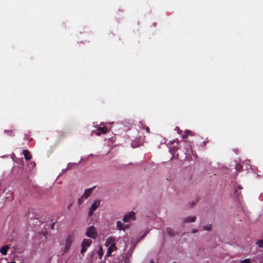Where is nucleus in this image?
<instances>
[{
	"mask_svg": "<svg viewBox=\"0 0 263 263\" xmlns=\"http://www.w3.org/2000/svg\"><path fill=\"white\" fill-rule=\"evenodd\" d=\"M241 263H252L250 259L247 258L244 260H242L240 261Z\"/></svg>",
	"mask_w": 263,
	"mask_h": 263,
	"instance_id": "a211bd4d",
	"label": "nucleus"
},
{
	"mask_svg": "<svg viewBox=\"0 0 263 263\" xmlns=\"http://www.w3.org/2000/svg\"><path fill=\"white\" fill-rule=\"evenodd\" d=\"M185 133L186 134L185 135L183 136V138H186L187 135H189L191 133V132L190 131H189V130H185Z\"/></svg>",
	"mask_w": 263,
	"mask_h": 263,
	"instance_id": "aec40b11",
	"label": "nucleus"
},
{
	"mask_svg": "<svg viewBox=\"0 0 263 263\" xmlns=\"http://www.w3.org/2000/svg\"><path fill=\"white\" fill-rule=\"evenodd\" d=\"M92 192L91 189H87L85 190L84 193L82 195L83 197L85 198L86 199L90 195Z\"/></svg>",
	"mask_w": 263,
	"mask_h": 263,
	"instance_id": "f8f14e48",
	"label": "nucleus"
},
{
	"mask_svg": "<svg viewBox=\"0 0 263 263\" xmlns=\"http://www.w3.org/2000/svg\"><path fill=\"white\" fill-rule=\"evenodd\" d=\"M136 219V213L133 211L126 213L123 217V222L124 223L135 221Z\"/></svg>",
	"mask_w": 263,
	"mask_h": 263,
	"instance_id": "7ed1b4c3",
	"label": "nucleus"
},
{
	"mask_svg": "<svg viewBox=\"0 0 263 263\" xmlns=\"http://www.w3.org/2000/svg\"><path fill=\"white\" fill-rule=\"evenodd\" d=\"M115 245V238L113 237H109L106 239L105 246H109Z\"/></svg>",
	"mask_w": 263,
	"mask_h": 263,
	"instance_id": "0eeeda50",
	"label": "nucleus"
},
{
	"mask_svg": "<svg viewBox=\"0 0 263 263\" xmlns=\"http://www.w3.org/2000/svg\"><path fill=\"white\" fill-rule=\"evenodd\" d=\"M166 232L171 236H174L175 234L174 230L171 228H166Z\"/></svg>",
	"mask_w": 263,
	"mask_h": 263,
	"instance_id": "4468645a",
	"label": "nucleus"
},
{
	"mask_svg": "<svg viewBox=\"0 0 263 263\" xmlns=\"http://www.w3.org/2000/svg\"><path fill=\"white\" fill-rule=\"evenodd\" d=\"M175 130H177V131H179V128H178V127H176V128H175Z\"/></svg>",
	"mask_w": 263,
	"mask_h": 263,
	"instance_id": "4be33fe9",
	"label": "nucleus"
},
{
	"mask_svg": "<svg viewBox=\"0 0 263 263\" xmlns=\"http://www.w3.org/2000/svg\"><path fill=\"white\" fill-rule=\"evenodd\" d=\"M86 198L83 197V196L82 195L80 198L78 199V202L79 204H81L82 203L84 200H85Z\"/></svg>",
	"mask_w": 263,
	"mask_h": 263,
	"instance_id": "2eb2a0df",
	"label": "nucleus"
},
{
	"mask_svg": "<svg viewBox=\"0 0 263 263\" xmlns=\"http://www.w3.org/2000/svg\"><path fill=\"white\" fill-rule=\"evenodd\" d=\"M196 217L194 216H190L183 218V222L184 223L194 222L195 221Z\"/></svg>",
	"mask_w": 263,
	"mask_h": 263,
	"instance_id": "1a4fd4ad",
	"label": "nucleus"
},
{
	"mask_svg": "<svg viewBox=\"0 0 263 263\" xmlns=\"http://www.w3.org/2000/svg\"><path fill=\"white\" fill-rule=\"evenodd\" d=\"M128 228L129 226L128 224H125L120 220L116 222V228L118 230L125 231Z\"/></svg>",
	"mask_w": 263,
	"mask_h": 263,
	"instance_id": "423d86ee",
	"label": "nucleus"
},
{
	"mask_svg": "<svg viewBox=\"0 0 263 263\" xmlns=\"http://www.w3.org/2000/svg\"><path fill=\"white\" fill-rule=\"evenodd\" d=\"M98 254L100 257L103 255V249L101 247H100L99 250L98 251Z\"/></svg>",
	"mask_w": 263,
	"mask_h": 263,
	"instance_id": "6ab92c4d",
	"label": "nucleus"
},
{
	"mask_svg": "<svg viewBox=\"0 0 263 263\" xmlns=\"http://www.w3.org/2000/svg\"><path fill=\"white\" fill-rule=\"evenodd\" d=\"M108 247V250H107V252L106 254V256L109 257L111 255V254L112 252H114L115 251H116L117 250V247H116L115 245H112V246H109Z\"/></svg>",
	"mask_w": 263,
	"mask_h": 263,
	"instance_id": "6e6552de",
	"label": "nucleus"
},
{
	"mask_svg": "<svg viewBox=\"0 0 263 263\" xmlns=\"http://www.w3.org/2000/svg\"><path fill=\"white\" fill-rule=\"evenodd\" d=\"M9 249V247L8 245L4 246L1 248L0 249V253L3 255H6L7 254V252L8 249Z\"/></svg>",
	"mask_w": 263,
	"mask_h": 263,
	"instance_id": "9b49d317",
	"label": "nucleus"
},
{
	"mask_svg": "<svg viewBox=\"0 0 263 263\" xmlns=\"http://www.w3.org/2000/svg\"><path fill=\"white\" fill-rule=\"evenodd\" d=\"M73 240L74 236L73 235L70 234L67 236L65 240L64 246L61 250L62 254H65L68 252Z\"/></svg>",
	"mask_w": 263,
	"mask_h": 263,
	"instance_id": "f257e3e1",
	"label": "nucleus"
},
{
	"mask_svg": "<svg viewBox=\"0 0 263 263\" xmlns=\"http://www.w3.org/2000/svg\"><path fill=\"white\" fill-rule=\"evenodd\" d=\"M23 154L26 160H28L31 159V155L30 154L28 150H24Z\"/></svg>",
	"mask_w": 263,
	"mask_h": 263,
	"instance_id": "ddd939ff",
	"label": "nucleus"
},
{
	"mask_svg": "<svg viewBox=\"0 0 263 263\" xmlns=\"http://www.w3.org/2000/svg\"><path fill=\"white\" fill-rule=\"evenodd\" d=\"M92 241L89 239H84L81 243V253L83 254L86 251L88 247L90 246Z\"/></svg>",
	"mask_w": 263,
	"mask_h": 263,
	"instance_id": "20e7f679",
	"label": "nucleus"
},
{
	"mask_svg": "<svg viewBox=\"0 0 263 263\" xmlns=\"http://www.w3.org/2000/svg\"><path fill=\"white\" fill-rule=\"evenodd\" d=\"M145 130H146V132H147V133H148V132H149V128H148V127H145Z\"/></svg>",
	"mask_w": 263,
	"mask_h": 263,
	"instance_id": "412c9836",
	"label": "nucleus"
},
{
	"mask_svg": "<svg viewBox=\"0 0 263 263\" xmlns=\"http://www.w3.org/2000/svg\"><path fill=\"white\" fill-rule=\"evenodd\" d=\"M203 229L206 230V231H210L211 229V224H208V225L205 226L203 227Z\"/></svg>",
	"mask_w": 263,
	"mask_h": 263,
	"instance_id": "f3484780",
	"label": "nucleus"
},
{
	"mask_svg": "<svg viewBox=\"0 0 263 263\" xmlns=\"http://www.w3.org/2000/svg\"><path fill=\"white\" fill-rule=\"evenodd\" d=\"M196 230H194L193 231V233H196Z\"/></svg>",
	"mask_w": 263,
	"mask_h": 263,
	"instance_id": "393cba45",
	"label": "nucleus"
},
{
	"mask_svg": "<svg viewBox=\"0 0 263 263\" xmlns=\"http://www.w3.org/2000/svg\"><path fill=\"white\" fill-rule=\"evenodd\" d=\"M149 263H155V262L153 260H151Z\"/></svg>",
	"mask_w": 263,
	"mask_h": 263,
	"instance_id": "5701e85b",
	"label": "nucleus"
},
{
	"mask_svg": "<svg viewBox=\"0 0 263 263\" xmlns=\"http://www.w3.org/2000/svg\"><path fill=\"white\" fill-rule=\"evenodd\" d=\"M100 201L98 199L94 200L89 210L88 215L91 216L93 214L94 211L99 206Z\"/></svg>",
	"mask_w": 263,
	"mask_h": 263,
	"instance_id": "39448f33",
	"label": "nucleus"
},
{
	"mask_svg": "<svg viewBox=\"0 0 263 263\" xmlns=\"http://www.w3.org/2000/svg\"><path fill=\"white\" fill-rule=\"evenodd\" d=\"M85 234L92 239H96L98 235L96 228L93 226L89 227L86 229Z\"/></svg>",
	"mask_w": 263,
	"mask_h": 263,
	"instance_id": "f03ea898",
	"label": "nucleus"
},
{
	"mask_svg": "<svg viewBox=\"0 0 263 263\" xmlns=\"http://www.w3.org/2000/svg\"><path fill=\"white\" fill-rule=\"evenodd\" d=\"M7 263H16V262H14V261H12V262H7Z\"/></svg>",
	"mask_w": 263,
	"mask_h": 263,
	"instance_id": "b1692460",
	"label": "nucleus"
},
{
	"mask_svg": "<svg viewBox=\"0 0 263 263\" xmlns=\"http://www.w3.org/2000/svg\"><path fill=\"white\" fill-rule=\"evenodd\" d=\"M256 243L259 248H263V240H258Z\"/></svg>",
	"mask_w": 263,
	"mask_h": 263,
	"instance_id": "dca6fc26",
	"label": "nucleus"
},
{
	"mask_svg": "<svg viewBox=\"0 0 263 263\" xmlns=\"http://www.w3.org/2000/svg\"><path fill=\"white\" fill-rule=\"evenodd\" d=\"M107 132V129L105 127H100L98 129L97 132L95 134L97 136H99L102 134H105Z\"/></svg>",
	"mask_w": 263,
	"mask_h": 263,
	"instance_id": "9d476101",
	"label": "nucleus"
}]
</instances>
